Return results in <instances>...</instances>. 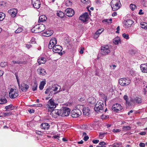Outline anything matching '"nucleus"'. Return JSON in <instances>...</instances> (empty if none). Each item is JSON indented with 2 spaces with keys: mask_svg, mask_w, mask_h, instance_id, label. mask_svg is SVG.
Segmentation results:
<instances>
[{
  "mask_svg": "<svg viewBox=\"0 0 147 147\" xmlns=\"http://www.w3.org/2000/svg\"><path fill=\"white\" fill-rule=\"evenodd\" d=\"M110 5L113 11H115L119 9L121 6L120 0H112Z\"/></svg>",
  "mask_w": 147,
  "mask_h": 147,
  "instance_id": "nucleus-1",
  "label": "nucleus"
},
{
  "mask_svg": "<svg viewBox=\"0 0 147 147\" xmlns=\"http://www.w3.org/2000/svg\"><path fill=\"white\" fill-rule=\"evenodd\" d=\"M104 105L103 101L102 100H99L96 104L94 109L96 112L102 113L103 111Z\"/></svg>",
  "mask_w": 147,
  "mask_h": 147,
  "instance_id": "nucleus-2",
  "label": "nucleus"
},
{
  "mask_svg": "<svg viewBox=\"0 0 147 147\" xmlns=\"http://www.w3.org/2000/svg\"><path fill=\"white\" fill-rule=\"evenodd\" d=\"M111 52V48L108 45H104L101 47L100 51V54L105 56L109 54Z\"/></svg>",
  "mask_w": 147,
  "mask_h": 147,
  "instance_id": "nucleus-3",
  "label": "nucleus"
},
{
  "mask_svg": "<svg viewBox=\"0 0 147 147\" xmlns=\"http://www.w3.org/2000/svg\"><path fill=\"white\" fill-rule=\"evenodd\" d=\"M10 97L13 99L16 98L18 96V92L15 89L11 88L9 92Z\"/></svg>",
  "mask_w": 147,
  "mask_h": 147,
  "instance_id": "nucleus-4",
  "label": "nucleus"
},
{
  "mask_svg": "<svg viewBox=\"0 0 147 147\" xmlns=\"http://www.w3.org/2000/svg\"><path fill=\"white\" fill-rule=\"evenodd\" d=\"M130 82V80L129 78H123L119 79V83L121 86H125L129 85Z\"/></svg>",
  "mask_w": 147,
  "mask_h": 147,
  "instance_id": "nucleus-5",
  "label": "nucleus"
},
{
  "mask_svg": "<svg viewBox=\"0 0 147 147\" xmlns=\"http://www.w3.org/2000/svg\"><path fill=\"white\" fill-rule=\"evenodd\" d=\"M60 116H67L70 113V109L67 107H65L63 109L60 110Z\"/></svg>",
  "mask_w": 147,
  "mask_h": 147,
  "instance_id": "nucleus-6",
  "label": "nucleus"
},
{
  "mask_svg": "<svg viewBox=\"0 0 147 147\" xmlns=\"http://www.w3.org/2000/svg\"><path fill=\"white\" fill-rule=\"evenodd\" d=\"M52 50L53 52L56 53H58L60 55H62V53L61 52L62 50V48L61 46L59 45H57L54 46L52 48Z\"/></svg>",
  "mask_w": 147,
  "mask_h": 147,
  "instance_id": "nucleus-7",
  "label": "nucleus"
},
{
  "mask_svg": "<svg viewBox=\"0 0 147 147\" xmlns=\"http://www.w3.org/2000/svg\"><path fill=\"white\" fill-rule=\"evenodd\" d=\"M71 116L73 118L79 117L82 114V112L79 109H76L73 110L71 112Z\"/></svg>",
  "mask_w": 147,
  "mask_h": 147,
  "instance_id": "nucleus-8",
  "label": "nucleus"
},
{
  "mask_svg": "<svg viewBox=\"0 0 147 147\" xmlns=\"http://www.w3.org/2000/svg\"><path fill=\"white\" fill-rule=\"evenodd\" d=\"M112 109L114 111L118 112L121 110L123 109V107L120 104L116 103L113 105Z\"/></svg>",
  "mask_w": 147,
  "mask_h": 147,
  "instance_id": "nucleus-9",
  "label": "nucleus"
},
{
  "mask_svg": "<svg viewBox=\"0 0 147 147\" xmlns=\"http://www.w3.org/2000/svg\"><path fill=\"white\" fill-rule=\"evenodd\" d=\"M57 44V40L55 38H53L50 40L49 44V48L52 49L54 46H56Z\"/></svg>",
  "mask_w": 147,
  "mask_h": 147,
  "instance_id": "nucleus-10",
  "label": "nucleus"
},
{
  "mask_svg": "<svg viewBox=\"0 0 147 147\" xmlns=\"http://www.w3.org/2000/svg\"><path fill=\"white\" fill-rule=\"evenodd\" d=\"M32 4L35 8L38 9L40 7V3L39 0H32Z\"/></svg>",
  "mask_w": 147,
  "mask_h": 147,
  "instance_id": "nucleus-11",
  "label": "nucleus"
},
{
  "mask_svg": "<svg viewBox=\"0 0 147 147\" xmlns=\"http://www.w3.org/2000/svg\"><path fill=\"white\" fill-rule=\"evenodd\" d=\"M96 102V98L93 97H90L87 99V102L90 107L94 106Z\"/></svg>",
  "mask_w": 147,
  "mask_h": 147,
  "instance_id": "nucleus-12",
  "label": "nucleus"
},
{
  "mask_svg": "<svg viewBox=\"0 0 147 147\" xmlns=\"http://www.w3.org/2000/svg\"><path fill=\"white\" fill-rule=\"evenodd\" d=\"M19 88L23 92H26L29 88V86L24 83H22L20 85V83L18 84Z\"/></svg>",
  "mask_w": 147,
  "mask_h": 147,
  "instance_id": "nucleus-13",
  "label": "nucleus"
},
{
  "mask_svg": "<svg viewBox=\"0 0 147 147\" xmlns=\"http://www.w3.org/2000/svg\"><path fill=\"white\" fill-rule=\"evenodd\" d=\"M66 15L68 17L72 16L74 14L75 12L73 9L71 8H67L65 11Z\"/></svg>",
  "mask_w": 147,
  "mask_h": 147,
  "instance_id": "nucleus-14",
  "label": "nucleus"
},
{
  "mask_svg": "<svg viewBox=\"0 0 147 147\" xmlns=\"http://www.w3.org/2000/svg\"><path fill=\"white\" fill-rule=\"evenodd\" d=\"M51 89H52L51 88L49 87L46 89L45 92V94H47L48 96V98H46V99H48L49 98H50L51 96L55 93L53 91H51Z\"/></svg>",
  "mask_w": 147,
  "mask_h": 147,
  "instance_id": "nucleus-15",
  "label": "nucleus"
},
{
  "mask_svg": "<svg viewBox=\"0 0 147 147\" xmlns=\"http://www.w3.org/2000/svg\"><path fill=\"white\" fill-rule=\"evenodd\" d=\"M88 15L87 13H85L79 18V19L83 22H86L88 21Z\"/></svg>",
  "mask_w": 147,
  "mask_h": 147,
  "instance_id": "nucleus-16",
  "label": "nucleus"
},
{
  "mask_svg": "<svg viewBox=\"0 0 147 147\" xmlns=\"http://www.w3.org/2000/svg\"><path fill=\"white\" fill-rule=\"evenodd\" d=\"M134 23L133 21L131 20H127L124 22V26L125 28H128L131 26Z\"/></svg>",
  "mask_w": 147,
  "mask_h": 147,
  "instance_id": "nucleus-17",
  "label": "nucleus"
},
{
  "mask_svg": "<svg viewBox=\"0 0 147 147\" xmlns=\"http://www.w3.org/2000/svg\"><path fill=\"white\" fill-rule=\"evenodd\" d=\"M60 110H54L51 113V114L54 115V117H57L58 116H60Z\"/></svg>",
  "mask_w": 147,
  "mask_h": 147,
  "instance_id": "nucleus-18",
  "label": "nucleus"
},
{
  "mask_svg": "<svg viewBox=\"0 0 147 147\" xmlns=\"http://www.w3.org/2000/svg\"><path fill=\"white\" fill-rule=\"evenodd\" d=\"M140 67L142 72L147 73V63L142 64Z\"/></svg>",
  "mask_w": 147,
  "mask_h": 147,
  "instance_id": "nucleus-19",
  "label": "nucleus"
},
{
  "mask_svg": "<svg viewBox=\"0 0 147 147\" xmlns=\"http://www.w3.org/2000/svg\"><path fill=\"white\" fill-rule=\"evenodd\" d=\"M12 62L14 64H26V61H25L24 59H20L16 61H13Z\"/></svg>",
  "mask_w": 147,
  "mask_h": 147,
  "instance_id": "nucleus-20",
  "label": "nucleus"
},
{
  "mask_svg": "<svg viewBox=\"0 0 147 147\" xmlns=\"http://www.w3.org/2000/svg\"><path fill=\"white\" fill-rule=\"evenodd\" d=\"M50 127V125L48 123H42L40 125V127L42 129L44 130H47Z\"/></svg>",
  "mask_w": 147,
  "mask_h": 147,
  "instance_id": "nucleus-21",
  "label": "nucleus"
},
{
  "mask_svg": "<svg viewBox=\"0 0 147 147\" xmlns=\"http://www.w3.org/2000/svg\"><path fill=\"white\" fill-rule=\"evenodd\" d=\"M37 26H38V33L42 32L45 29V26L43 24H37Z\"/></svg>",
  "mask_w": 147,
  "mask_h": 147,
  "instance_id": "nucleus-22",
  "label": "nucleus"
},
{
  "mask_svg": "<svg viewBox=\"0 0 147 147\" xmlns=\"http://www.w3.org/2000/svg\"><path fill=\"white\" fill-rule=\"evenodd\" d=\"M53 31L52 30H48L43 33V36L47 37H49L52 35L53 34Z\"/></svg>",
  "mask_w": 147,
  "mask_h": 147,
  "instance_id": "nucleus-23",
  "label": "nucleus"
},
{
  "mask_svg": "<svg viewBox=\"0 0 147 147\" xmlns=\"http://www.w3.org/2000/svg\"><path fill=\"white\" fill-rule=\"evenodd\" d=\"M90 109L88 107H85L83 108L82 111L84 115H88L90 114Z\"/></svg>",
  "mask_w": 147,
  "mask_h": 147,
  "instance_id": "nucleus-24",
  "label": "nucleus"
},
{
  "mask_svg": "<svg viewBox=\"0 0 147 147\" xmlns=\"http://www.w3.org/2000/svg\"><path fill=\"white\" fill-rule=\"evenodd\" d=\"M37 71L39 74L44 75L46 74V72L45 69L39 68L37 69Z\"/></svg>",
  "mask_w": 147,
  "mask_h": 147,
  "instance_id": "nucleus-25",
  "label": "nucleus"
},
{
  "mask_svg": "<svg viewBox=\"0 0 147 147\" xmlns=\"http://www.w3.org/2000/svg\"><path fill=\"white\" fill-rule=\"evenodd\" d=\"M47 19V18L45 16L42 15L39 17L38 22H45L46 21Z\"/></svg>",
  "mask_w": 147,
  "mask_h": 147,
  "instance_id": "nucleus-26",
  "label": "nucleus"
},
{
  "mask_svg": "<svg viewBox=\"0 0 147 147\" xmlns=\"http://www.w3.org/2000/svg\"><path fill=\"white\" fill-rule=\"evenodd\" d=\"M51 88L52 89H51V91H53L54 92L57 91L58 89L60 90L61 89V87L58 85H56L52 86Z\"/></svg>",
  "mask_w": 147,
  "mask_h": 147,
  "instance_id": "nucleus-27",
  "label": "nucleus"
},
{
  "mask_svg": "<svg viewBox=\"0 0 147 147\" xmlns=\"http://www.w3.org/2000/svg\"><path fill=\"white\" fill-rule=\"evenodd\" d=\"M56 107H54L53 106H51L49 105H47L45 107L47 110L49 112H52L53 110H54V108H56Z\"/></svg>",
  "mask_w": 147,
  "mask_h": 147,
  "instance_id": "nucleus-28",
  "label": "nucleus"
},
{
  "mask_svg": "<svg viewBox=\"0 0 147 147\" xmlns=\"http://www.w3.org/2000/svg\"><path fill=\"white\" fill-rule=\"evenodd\" d=\"M7 100L6 98L1 95H0V104H2L7 103Z\"/></svg>",
  "mask_w": 147,
  "mask_h": 147,
  "instance_id": "nucleus-29",
  "label": "nucleus"
},
{
  "mask_svg": "<svg viewBox=\"0 0 147 147\" xmlns=\"http://www.w3.org/2000/svg\"><path fill=\"white\" fill-rule=\"evenodd\" d=\"M46 61V59L44 57H41L38 60V62L39 65L44 63Z\"/></svg>",
  "mask_w": 147,
  "mask_h": 147,
  "instance_id": "nucleus-30",
  "label": "nucleus"
},
{
  "mask_svg": "<svg viewBox=\"0 0 147 147\" xmlns=\"http://www.w3.org/2000/svg\"><path fill=\"white\" fill-rule=\"evenodd\" d=\"M113 42L115 44L117 45L121 43V41L120 38L118 37H117L114 38Z\"/></svg>",
  "mask_w": 147,
  "mask_h": 147,
  "instance_id": "nucleus-31",
  "label": "nucleus"
},
{
  "mask_svg": "<svg viewBox=\"0 0 147 147\" xmlns=\"http://www.w3.org/2000/svg\"><path fill=\"white\" fill-rule=\"evenodd\" d=\"M16 107L15 106H13V105L10 104L9 105L6 106L5 107V109H6V111H8L9 109H10V110H12L16 109Z\"/></svg>",
  "mask_w": 147,
  "mask_h": 147,
  "instance_id": "nucleus-32",
  "label": "nucleus"
},
{
  "mask_svg": "<svg viewBox=\"0 0 147 147\" xmlns=\"http://www.w3.org/2000/svg\"><path fill=\"white\" fill-rule=\"evenodd\" d=\"M47 105L51 106H53L54 107H56V104L54 102L52 98L49 100L48 102V104Z\"/></svg>",
  "mask_w": 147,
  "mask_h": 147,
  "instance_id": "nucleus-33",
  "label": "nucleus"
},
{
  "mask_svg": "<svg viewBox=\"0 0 147 147\" xmlns=\"http://www.w3.org/2000/svg\"><path fill=\"white\" fill-rule=\"evenodd\" d=\"M134 102H136L138 104L142 102V100L140 98L136 97L133 100Z\"/></svg>",
  "mask_w": 147,
  "mask_h": 147,
  "instance_id": "nucleus-34",
  "label": "nucleus"
},
{
  "mask_svg": "<svg viewBox=\"0 0 147 147\" xmlns=\"http://www.w3.org/2000/svg\"><path fill=\"white\" fill-rule=\"evenodd\" d=\"M10 12L11 13L12 16L15 17L17 13V10L16 9H13L10 10Z\"/></svg>",
  "mask_w": 147,
  "mask_h": 147,
  "instance_id": "nucleus-35",
  "label": "nucleus"
},
{
  "mask_svg": "<svg viewBox=\"0 0 147 147\" xmlns=\"http://www.w3.org/2000/svg\"><path fill=\"white\" fill-rule=\"evenodd\" d=\"M141 79L140 76L136 78V80L134 81L135 85H137L138 84H139L141 82Z\"/></svg>",
  "mask_w": 147,
  "mask_h": 147,
  "instance_id": "nucleus-36",
  "label": "nucleus"
},
{
  "mask_svg": "<svg viewBox=\"0 0 147 147\" xmlns=\"http://www.w3.org/2000/svg\"><path fill=\"white\" fill-rule=\"evenodd\" d=\"M46 83V81H44L41 82L39 86V88L40 90L43 89L44 86Z\"/></svg>",
  "mask_w": 147,
  "mask_h": 147,
  "instance_id": "nucleus-37",
  "label": "nucleus"
},
{
  "mask_svg": "<svg viewBox=\"0 0 147 147\" xmlns=\"http://www.w3.org/2000/svg\"><path fill=\"white\" fill-rule=\"evenodd\" d=\"M38 26H37V25H36L31 30L32 32L34 33H38Z\"/></svg>",
  "mask_w": 147,
  "mask_h": 147,
  "instance_id": "nucleus-38",
  "label": "nucleus"
},
{
  "mask_svg": "<svg viewBox=\"0 0 147 147\" xmlns=\"http://www.w3.org/2000/svg\"><path fill=\"white\" fill-rule=\"evenodd\" d=\"M57 14L58 16L60 18H63L65 16L64 13L61 11H58L57 13Z\"/></svg>",
  "mask_w": 147,
  "mask_h": 147,
  "instance_id": "nucleus-39",
  "label": "nucleus"
},
{
  "mask_svg": "<svg viewBox=\"0 0 147 147\" xmlns=\"http://www.w3.org/2000/svg\"><path fill=\"white\" fill-rule=\"evenodd\" d=\"M141 27L143 29H147V23L142 22L140 24Z\"/></svg>",
  "mask_w": 147,
  "mask_h": 147,
  "instance_id": "nucleus-40",
  "label": "nucleus"
},
{
  "mask_svg": "<svg viewBox=\"0 0 147 147\" xmlns=\"http://www.w3.org/2000/svg\"><path fill=\"white\" fill-rule=\"evenodd\" d=\"M38 84L36 82H34V84L32 86V90L33 91H35L37 89V88Z\"/></svg>",
  "mask_w": 147,
  "mask_h": 147,
  "instance_id": "nucleus-41",
  "label": "nucleus"
},
{
  "mask_svg": "<svg viewBox=\"0 0 147 147\" xmlns=\"http://www.w3.org/2000/svg\"><path fill=\"white\" fill-rule=\"evenodd\" d=\"M122 144L121 143H116L112 145L113 147H122Z\"/></svg>",
  "mask_w": 147,
  "mask_h": 147,
  "instance_id": "nucleus-42",
  "label": "nucleus"
},
{
  "mask_svg": "<svg viewBox=\"0 0 147 147\" xmlns=\"http://www.w3.org/2000/svg\"><path fill=\"white\" fill-rule=\"evenodd\" d=\"M5 14L2 12H0V22L2 21L5 18Z\"/></svg>",
  "mask_w": 147,
  "mask_h": 147,
  "instance_id": "nucleus-43",
  "label": "nucleus"
},
{
  "mask_svg": "<svg viewBox=\"0 0 147 147\" xmlns=\"http://www.w3.org/2000/svg\"><path fill=\"white\" fill-rule=\"evenodd\" d=\"M124 99L125 100L126 104L128 105H130V102L128 101V96L127 95H125L123 96Z\"/></svg>",
  "mask_w": 147,
  "mask_h": 147,
  "instance_id": "nucleus-44",
  "label": "nucleus"
},
{
  "mask_svg": "<svg viewBox=\"0 0 147 147\" xmlns=\"http://www.w3.org/2000/svg\"><path fill=\"white\" fill-rule=\"evenodd\" d=\"M131 127L129 126H124L122 127L123 131H126L129 130L131 129Z\"/></svg>",
  "mask_w": 147,
  "mask_h": 147,
  "instance_id": "nucleus-45",
  "label": "nucleus"
},
{
  "mask_svg": "<svg viewBox=\"0 0 147 147\" xmlns=\"http://www.w3.org/2000/svg\"><path fill=\"white\" fill-rule=\"evenodd\" d=\"M81 1L84 4L87 5L90 4V0H81Z\"/></svg>",
  "mask_w": 147,
  "mask_h": 147,
  "instance_id": "nucleus-46",
  "label": "nucleus"
},
{
  "mask_svg": "<svg viewBox=\"0 0 147 147\" xmlns=\"http://www.w3.org/2000/svg\"><path fill=\"white\" fill-rule=\"evenodd\" d=\"M23 30V29L20 27H19L15 31V32L16 33H18L22 32Z\"/></svg>",
  "mask_w": 147,
  "mask_h": 147,
  "instance_id": "nucleus-47",
  "label": "nucleus"
},
{
  "mask_svg": "<svg viewBox=\"0 0 147 147\" xmlns=\"http://www.w3.org/2000/svg\"><path fill=\"white\" fill-rule=\"evenodd\" d=\"M129 7L131 9L132 11H134L136 8V5L133 4H131L129 6Z\"/></svg>",
  "mask_w": 147,
  "mask_h": 147,
  "instance_id": "nucleus-48",
  "label": "nucleus"
},
{
  "mask_svg": "<svg viewBox=\"0 0 147 147\" xmlns=\"http://www.w3.org/2000/svg\"><path fill=\"white\" fill-rule=\"evenodd\" d=\"M104 30V29L103 28H101L100 29H99L98 30L96 33L97 34L99 35L101 34V33Z\"/></svg>",
  "mask_w": 147,
  "mask_h": 147,
  "instance_id": "nucleus-49",
  "label": "nucleus"
},
{
  "mask_svg": "<svg viewBox=\"0 0 147 147\" xmlns=\"http://www.w3.org/2000/svg\"><path fill=\"white\" fill-rule=\"evenodd\" d=\"M65 5L67 6H70L72 5V3L69 1H67L65 2Z\"/></svg>",
  "mask_w": 147,
  "mask_h": 147,
  "instance_id": "nucleus-50",
  "label": "nucleus"
},
{
  "mask_svg": "<svg viewBox=\"0 0 147 147\" xmlns=\"http://www.w3.org/2000/svg\"><path fill=\"white\" fill-rule=\"evenodd\" d=\"M29 42L32 44L36 43V41H35V39L34 38H32Z\"/></svg>",
  "mask_w": 147,
  "mask_h": 147,
  "instance_id": "nucleus-51",
  "label": "nucleus"
},
{
  "mask_svg": "<svg viewBox=\"0 0 147 147\" xmlns=\"http://www.w3.org/2000/svg\"><path fill=\"white\" fill-rule=\"evenodd\" d=\"M64 91L65 92H64V93H65V92H66L67 93H68V90L64 86L62 88V89L61 90H60L59 91Z\"/></svg>",
  "mask_w": 147,
  "mask_h": 147,
  "instance_id": "nucleus-52",
  "label": "nucleus"
},
{
  "mask_svg": "<svg viewBox=\"0 0 147 147\" xmlns=\"http://www.w3.org/2000/svg\"><path fill=\"white\" fill-rule=\"evenodd\" d=\"M122 36L124 38L126 39H128L129 38V36L128 34H126L125 33H123L122 34Z\"/></svg>",
  "mask_w": 147,
  "mask_h": 147,
  "instance_id": "nucleus-53",
  "label": "nucleus"
},
{
  "mask_svg": "<svg viewBox=\"0 0 147 147\" xmlns=\"http://www.w3.org/2000/svg\"><path fill=\"white\" fill-rule=\"evenodd\" d=\"M7 65V63L5 62H2L0 64V65L2 67H5Z\"/></svg>",
  "mask_w": 147,
  "mask_h": 147,
  "instance_id": "nucleus-54",
  "label": "nucleus"
},
{
  "mask_svg": "<svg viewBox=\"0 0 147 147\" xmlns=\"http://www.w3.org/2000/svg\"><path fill=\"white\" fill-rule=\"evenodd\" d=\"M5 117L7 116H9L11 115L12 114V113L11 112H9L5 113Z\"/></svg>",
  "mask_w": 147,
  "mask_h": 147,
  "instance_id": "nucleus-55",
  "label": "nucleus"
},
{
  "mask_svg": "<svg viewBox=\"0 0 147 147\" xmlns=\"http://www.w3.org/2000/svg\"><path fill=\"white\" fill-rule=\"evenodd\" d=\"M121 131V130L119 129H114L113 130V132L114 133H117L120 132Z\"/></svg>",
  "mask_w": 147,
  "mask_h": 147,
  "instance_id": "nucleus-56",
  "label": "nucleus"
},
{
  "mask_svg": "<svg viewBox=\"0 0 147 147\" xmlns=\"http://www.w3.org/2000/svg\"><path fill=\"white\" fill-rule=\"evenodd\" d=\"M26 47L28 49H30V48H31L32 47V45L29 44H26Z\"/></svg>",
  "mask_w": 147,
  "mask_h": 147,
  "instance_id": "nucleus-57",
  "label": "nucleus"
},
{
  "mask_svg": "<svg viewBox=\"0 0 147 147\" xmlns=\"http://www.w3.org/2000/svg\"><path fill=\"white\" fill-rule=\"evenodd\" d=\"M99 36V35H98V34H97L95 32V33L93 37L94 38L96 39L97 38H98Z\"/></svg>",
  "mask_w": 147,
  "mask_h": 147,
  "instance_id": "nucleus-58",
  "label": "nucleus"
},
{
  "mask_svg": "<svg viewBox=\"0 0 147 147\" xmlns=\"http://www.w3.org/2000/svg\"><path fill=\"white\" fill-rule=\"evenodd\" d=\"M99 142V140H93L92 141V142L93 143L96 144L98 143Z\"/></svg>",
  "mask_w": 147,
  "mask_h": 147,
  "instance_id": "nucleus-59",
  "label": "nucleus"
},
{
  "mask_svg": "<svg viewBox=\"0 0 147 147\" xmlns=\"http://www.w3.org/2000/svg\"><path fill=\"white\" fill-rule=\"evenodd\" d=\"M101 95H102V97H103V100H105V102H106V101L107 100V97L104 94H102Z\"/></svg>",
  "mask_w": 147,
  "mask_h": 147,
  "instance_id": "nucleus-60",
  "label": "nucleus"
},
{
  "mask_svg": "<svg viewBox=\"0 0 147 147\" xmlns=\"http://www.w3.org/2000/svg\"><path fill=\"white\" fill-rule=\"evenodd\" d=\"M89 138L88 136H86L84 138V140L85 141H86Z\"/></svg>",
  "mask_w": 147,
  "mask_h": 147,
  "instance_id": "nucleus-61",
  "label": "nucleus"
},
{
  "mask_svg": "<svg viewBox=\"0 0 147 147\" xmlns=\"http://www.w3.org/2000/svg\"><path fill=\"white\" fill-rule=\"evenodd\" d=\"M139 145L140 147H144L145 146V144L144 143H140L139 144Z\"/></svg>",
  "mask_w": 147,
  "mask_h": 147,
  "instance_id": "nucleus-62",
  "label": "nucleus"
},
{
  "mask_svg": "<svg viewBox=\"0 0 147 147\" xmlns=\"http://www.w3.org/2000/svg\"><path fill=\"white\" fill-rule=\"evenodd\" d=\"M99 145L101 146L105 145L106 143L105 142H100L99 143Z\"/></svg>",
  "mask_w": 147,
  "mask_h": 147,
  "instance_id": "nucleus-63",
  "label": "nucleus"
},
{
  "mask_svg": "<svg viewBox=\"0 0 147 147\" xmlns=\"http://www.w3.org/2000/svg\"><path fill=\"white\" fill-rule=\"evenodd\" d=\"M5 113H1L0 114V117H5Z\"/></svg>",
  "mask_w": 147,
  "mask_h": 147,
  "instance_id": "nucleus-64",
  "label": "nucleus"
}]
</instances>
